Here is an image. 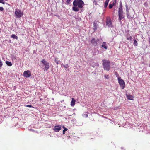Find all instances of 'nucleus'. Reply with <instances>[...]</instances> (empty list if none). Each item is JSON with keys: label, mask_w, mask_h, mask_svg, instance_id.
I'll list each match as a JSON object with an SVG mask.
<instances>
[{"label": "nucleus", "mask_w": 150, "mask_h": 150, "mask_svg": "<svg viewBox=\"0 0 150 150\" xmlns=\"http://www.w3.org/2000/svg\"><path fill=\"white\" fill-rule=\"evenodd\" d=\"M83 10L81 8V12H83Z\"/></svg>", "instance_id": "58836bf2"}, {"label": "nucleus", "mask_w": 150, "mask_h": 150, "mask_svg": "<svg viewBox=\"0 0 150 150\" xmlns=\"http://www.w3.org/2000/svg\"><path fill=\"white\" fill-rule=\"evenodd\" d=\"M118 81L120 87L122 89H123L125 86V83L123 80L121 78H118Z\"/></svg>", "instance_id": "39448f33"}, {"label": "nucleus", "mask_w": 150, "mask_h": 150, "mask_svg": "<svg viewBox=\"0 0 150 150\" xmlns=\"http://www.w3.org/2000/svg\"><path fill=\"white\" fill-rule=\"evenodd\" d=\"M93 4L95 5H98V4L97 3V2L96 1L94 0L93 2Z\"/></svg>", "instance_id": "cd10ccee"}, {"label": "nucleus", "mask_w": 150, "mask_h": 150, "mask_svg": "<svg viewBox=\"0 0 150 150\" xmlns=\"http://www.w3.org/2000/svg\"><path fill=\"white\" fill-rule=\"evenodd\" d=\"M25 106L26 107H33L31 105H25Z\"/></svg>", "instance_id": "2f4dec72"}, {"label": "nucleus", "mask_w": 150, "mask_h": 150, "mask_svg": "<svg viewBox=\"0 0 150 150\" xmlns=\"http://www.w3.org/2000/svg\"><path fill=\"white\" fill-rule=\"evenodd\" d=\"M33 53H36V51L35 50L33 51Z\"/></svg>", "instance_id": "e433bc0d"}, {"label": "nucleus", "mask_w": 150, "mask_h": 150, "mask_svg": "<svg viewBox=\"0 0 150 150\" xmlns=\"http://www.w3.org/2000/svg\"><path fill=\"white\" fill-rule=\"evenodd\" d=\"M125 7H126V13L129 12V8L128 6L127 5V4H126L125 5Z\"/></svg>", "instance_id": "5701e85b"}, {"label": "nucleus", "mask_w": 150, "mask_h": 150, "mask_svg": "<svg viewBox=\"0 0 150 150\" xmlns=\"http://www.w3.org/2000/svg\"><path fill=\"white\" fill-rule=\"evenodd\" d=\"M106 25L108 26V27H112L113 25L112 24V21L110 18L109 17L106 18Z\"/></svg>", "instance_id": "20e7f679"}, {"label": "nucleus", "mask_w": 150, "mask_h": 150, "mask_svg": "<svg viewBox=\"0 0 150 150\" xmlns=\"http://www.w3.org/2000/svg\"><path fill=\"white\" fill-rule=\"evenodd\" d=\"M126 15L127 18L129 19H132L133 18L132 16H130L129 12L126 13Z\"/></svg>", "instance_id": "aec40b11"}, {"label": "nucleus", "mask_w": 150, "mask_h": 150, "mask_svg": "<svg viewBox=\"0 0 150 150\" xmlns=\"http://www.w3.org/2000/svg\"><path fill=\"white\" fill-rule=\"evenodd\" d=\"M0 3H2L4 4L5 3V2L4 1H1Z\"/></svg>", "instance_id": "72a5a7b5"}, {"label": "nucleus", "mask_w": 150, "mask_h": 150, "mask_svg": "<svg viewBox=\"0 0 150 150\" xmlns=\"http://www.w3.org/2000/svg\"><path fill=\"white\" fill-rule=\"evenodd\" d=\"M104 70L108 71L110 69V66H104Z\"/></svg>", "instance_id": "393cba45"}, {"label": "nucleus", "mask_w": 150, "mask_h": 150, "mask_svg": "<svg viewBox=\"0 0 150 150\" xmlns=\"http://www.w3.org/2000/svg\"><path fill=\"white\" fill-rule=\"evenodd\" d=\"M61 129V127L60 125H57L54 127L53 130L56 132H58Z\"/></svg>", "instance_id": "6e6552de"}, {"label": "nucleus", "mask_w": 150, "mask_h": 150, "mask_svg": "<svg viewBox=\"0 0 150 150\" xmlns=\"http://www.w3.org/2000/svg\"><path fill=\"white\" fill-rule=\"evenodd\" d=\"M63 128H64H64H65V127H64V126H63Z\"/></svg>", "instance_id": "37998d69"}, {"label": "nucleus", "mask_w": 150, "mask_h": 150, "mask_svg": "<svg viewBox=\"0 0 150 150\" xmlns=\"http://www.w3.org/2000/svg\"><path fill=\"white\" fill-rule=\"evenodd\" d=\"M4 10V8L2 7H0V11H2Z\"/></svg>", "instance_id": "473e14b6"}, {"label": "nucleus", "mask_w": 150, "mask_h": 150, "mask_svg": "<svg viewBox=\"0 0 150 150\" xmlns=\"http://www.w3.org/2000/svg\"><path fill=\"white\" fill-rule=\"evenodd\" d=\"M109 1V0H106V1L105 2L104 5V8H105L107 7Z\"/></svg>", "instance_id": "dca6fc26"}, {"label": "nucleus", "mask_w": 150, "mask_h": 150, "mask_svg": "<svg viewBox=\"0 0 150 150\" xmlns=\"http://www.w3.org/2000/svg\"><path fill=\"white\" fill-rule=\"evenodd\" d=\"M14 13L15 17L17 18H21L23 15V12H21L20 10L17 9H15Z\"/></svg>", "instance_id": "f03ea898"}, {"label": "nucleus", "mask_w": 150, "mask_h": 150, "mask_svg": "<svg viewBox=\"0 0 150 150\" xmlns=\"http://www.w3.org/2000/svg\"><path fill=\"white\" fill-rule=\"evenodd\" d=\"M9 43H11V40H10L9 41Z\"/></svg>", "instance_id": "ea45409f"}, {"label": "nucleus", "mask_w": 150, "mask_h": 150, "mask_svg": "<svg viewBox=\"0 0 150 150\" xmlns=\"http://www.w3.org/2000/svg\"><path fill=\"white\" fill-rule=\"evenodd\" d=\"M126 97L129 100H133L134 96L132 95H127Z\"/></svg>", "instance_id": "f8f14e48"}, {"label": "nucleus", "mask_w": 150, "mask_h": 150, "mask_svg": "<svg viewBox=\"0 0 150 150\" xmlns=\"http://www.w3.org/2000/svg\"><path fill=\"white\" fill-rule=\"evenodd\" d=\"M41 62L45 66H49V63L46 61L45 59H43L42 60Z\"/></svg>", "instance_id": "9b49d317"}, {"label": "nucleus", "mask_w": 150, "mask_h": 150, "mask_svg": "<svg viewBox=\"0 0 150 150\" xmlns=\"http://www.w3.org/2000/svg\"><path fill=\"white\" fill-rule=\"evenodd\" d=\"M63 134H65V132H64V131H63Z\"/></svg>", "instance_id": "79ce46f5"}, {"label": "nucleus", "mask_w": 150, "mask_h": 150, "mask_svg": "<svg viewBox=\"0 0 150 150\" xmlns=\"http://www.w3.org/2000/svg\"><path fill=\"white\" fill-rule=\"evenodd\" d=\"M79 8L77 6H74L72 7L73 10L75 12H77L79 11Z\"/></svg>", "instance_id": "4468645a"}, {"label": "nucleus", "mask_w": 150, "mask_h": 150, "mask_svg": "<svg viewBox=\"0 0 150 150\" xmlns=\"http://www.w3.org/2000/svg\"><path fill=\"white\" fill-rule=\"evenodd\" d=\"M99 40L98 39H95V38H93L91 40V43L93 46H96L97 45L98 42Z\"/></svg>", "instance_id": "423d86ee"}, {"label": "nucleus", "mask_w": 150, "mask_h": 150, "mask_svg": "<svg viewBox=\"0 0 150 150\" xmlns=\"http://www.w3.org/2000/svg\"><path fill=\"white\" fill-rule=\"evenodd\" d=\"M104 77L106 79H108L109 78V76L108 75H105Z\"/></svg>", "instance_id": "c756f323"}, {"label": "nucleus", "mask_w": 150, "mask_h": 150, "mask_svg": "<svg viewBox=\"0 0 150 150\" xmlns=\"http://www.w3.org/2000/svg\"><path fill=\"white\" fill-rule=\"evenodd\" d=\"M98 25L97 24L94 23H93V29L94 31H95L97 29Z\"/></svg>", "instance_id": "4be33fe9"}, {"label": "nucleus", "mask_w": 150, "mask_h": 150, "mask_svg": "<svg viewBox=\"0 0 150 150\" xmlns=\"http://www.w3.org/2000/svg\"><path fill=\"white\" fill-rule=\"evenodd\" d=\"M115 4L114 3H111V2L110 3L109 5V8L110 9H111L112 8L113 6H114Z\"/></svg>", "instance_id": "f3484780"}, {"label": "nucleus", "mask_w": 150, "mask_h": 150, "mask_svg": "<svg viewBox=\"0 0 150 150\" xmlns=\"http://www.w3.org/2000/svg\"><path fill=\"white\" fill-rule=\"evenodd\" d=\"M49 68V66H45V70L47 71L48 69Z\"/></svg>", "instance_id": "7c9ffc66"}, {"label": "nucleus", "mask_w": 150, "mask_h": 150, "mask_svg": "<svg viewBox=\"0 0 150 150\" xmlns=\"http://www.w3.org/2000/svg\"><path fill=\"white\" fill-rule=\"evenodd\" d=\"M102 62L103 66H110V61L109 60L103 59Z\"/></svg>", "instance_id": "1a4fd4ad"}, {"label": "nucleus", "mask_w": 150, "mask_h": 150, "mask_svg": "<svg viewBox=\"0 0 150 150\" xmlns=\"http://www.w3.org/2000/svg\"><path fill=\"white\" fill-rule=\"evenodd\" d=\"M118 12V20L120 24L122 23L121 20L125 18V13L123 11L119 12Z\"/></svg>", "instance_id": "7ed1b4c3"}, {"label": "nucleus", "mask_w": 150, "mask_h": 150, "mask_svg": "<svg viewBox=\"0 0 150 150\" xmlns=\"http://www.w3.org/2000/svg\"><path fill=\"white\" fill-rule=\"evenodd\" d=\"M71 0H67L66 1V4L69 5L70 3V1Z\"/></svg>", "instance_id": "bb28decb"}, {"label": "nucleus", "mask_w": 150, "mask_h": 150, "mask_svg": "<svg viewBox=\"0 0 150 150\" xmlns=\"http://www.w3.org/2000/svg\"><path fill=\"white\" fill-rule=\"evenodd\" d=\"M127 39L128 40H131L132 39V37L131 36H130L129 37H127Z\"/></svg>", "instance_id": "c85d7f7f"}, {"label": "nucleus", "mask_w": 150, "mask_h": 150, "mask_svg": "<svg viewBox=\"0 0 150 150\" xmlns=\"http://www.w3.org/2000/svg\"><path fill=\"white\" fill-rule=\"evenodd\" d=\"M101 46L102 47L105 48L106 49H107V47L105 42H103Z\"/></svg>", "instance_id": "a211bd4d"}, {"label": "nucleus", "mask_w": 150, "mask_h": 150, "mask_svg": "<svg viewBox=\"0 0 150 150\" xmlns=\"http://www.w3.org/2000/svg\"><path fill=\"white\" fill-rule=\"evenodd\" d=\"M67 128H64V129L63 130V131H64V132H65V131H67Z\"/></svg>", "instance_id": "c9c22d12"}, {"label": "nucleus", "mask_w": 150, "mask_h": 150, "mask_svg": "<svg viewBox=\"0 0 150 150\" xmlns=\"http://www.w3.org/2000/svg\"><path fill=\"white\" fill-rule=\"evenodd\" d=\"M73 5L74 6H77L80 9H81L84 5V3L82 0H74Z\"/></svg>", "instance_id": "f257e3e1"}, {"label": "nucleus", "mask_w": 150, "mask_h": 150, "mask_svg": "<svg viewBox=\"0 0 150 150\" xmlns=\"http://www.w3.org/2000/svg\"><path fill=\"white\" fill-rule=\"evenodd\" d=\"M113 3H114L115 4H116L117 0H113Z\"/></svg>", "instance_id": "f704fd0d"}, {"label": "nucleus", "mask_w": 150, "mask_h": 150, "mask_svg": "<svg viewBox=\"0 0 150 150\" xmlns=\"http://www.w3.org/2000/svg\"><path fill=\"white\" fill-rule=\"evenodd\" d=\"M123 11V6L121 1L119 3V5L118 10V12H122Z\"/></svg>", "instance_id": "9d476101"}, {"label": "nucleus", "mask_w": 150, "mask_h": 150, "mask_svg": "<svg viewBox=\"0 0 150 150\" xmlns=\"http://www.w3.org/2000/svg\"><path fill=\"white\" fill-rule=\"evenodd\" d=\"M1 0H0V3H1Z\"/></svg>", "instance_id": "c03bdc74"}, {"label": "nucleus", "mask_w": 150, "mask_h": 150, "mask_svg": "<svg viewBox=\"0 0 150 150\" xmlns=\"http://www.w3.org/2000/svg\"><path fill=\"white\" fill-rule=\"evenodd\" d=\"M11 37L13 39H16L17 40L18 39V36L15 34H12L11 35Z\"/></svg>", "instance_id": "6ab92c4d"}, {"label": "nucleus", "mask_w": 150, "mask_h": 150, "mask_svg": "<svg viewBox=\"0 0 150 150\" xmlns=\"http://www.w3.org/2000/svg\"><path fill=\"white\" fill-rule=\"evenodd\" d=\"M55 62L56 63L57 65L59 64H61V62L58 60V59L56 58L55 59Z\"/></svg>", "instance_id": "412c9836"}, {"label": "nucleus", "mask_w": 150, "mask_h": 150, "mask_svg": "<svg viewBox=\"0 0 150 150\" xmlns=\"http://www.w3.org/2000/svg\"><path fill=\"white\" fill-rule=\"evenodd\" d=\"M71 99V105L72 106H74L75 104V100L73 98H72Z\"/></svg>", "instance_id": "ddd939ff"}, {"label": "nucleus", "mask_w": 150, "mask_h": 150, "mask_svg": "<svg viewBox=\"0 0 150 150\" xmlns=\"http://www.w3.org/2000/svg\"><path fill=\"white\" fill-rule=\"evenodd\" d=\"M81 18H79L78 19V21H81Z\"/></svg>", "instance_id": "4c0bfd02"}, {"label": "nucleus", "mask_w": 150, "mask_h": 150, "mask_svg": "<svg viewBox=\"0 0 150 150\" xmlns=\"http://www.w3.org/2000/svg\"><path fill=\"white\" fill-rule=\"evenodd\" d=\"M6 63L7 65V66H11L12 64L11 62L6 61L5 62Z\"/></svg>", "instance_id": "b1692460"}, {"label": "nucleus", "mask_w": 150, "mask_h": 150, "mask_svg": "<svg viewBox=\"0 0 150 150\" xmlns=\"http://www.w3.org/2000/svg\"><path fill=\"white\" fill-rule=\"evenodd\" d=\"M23 75L25 77L27 78L31 76V72L29 70L24 71L23 73Z\"/></svg>", "instance_id": "0eeeda50"}, {"label": "nucleus", "mask_w": 150, "mask_h": 150, "mask_svg": "<svg viewBox=\"0 0 150 150\" xmlns=\"http://www.w3.org/2000/svg\"><path fill=\"white\" fill-rule=\"evenodd\" d=\"M115 75L117 77V79H118V78H120L119 77V75L117 72H115Z\"/></svg>", "instance_id": "a878e982"}, {"label": "nucleus", "mask_w": 150, "mask_h": 150, "mask_svg": "<svg viewBox=\"0 0 150 150\" xmlns=\"http://www.w3.org/2000/svg\"><path fill=\"white\" fill-rule=\"evenodd\" d=\"M68 67L67 66H65V68H67Z\"/></svg>", "instance_id": "a19ab883"}, {"label": "nucleus", "mask_w": 150, "mask_h": 150, "mask_svg": "<svg viewBox=\"0 0 150 150\" xmlns=\"http://www.w3.org/2000/svg\"><path fill=\"white\" fill-rule=\"evenodd\" d=\"M139 41L138 39H137V40L134 39V43L133 45L134 46H138V41Z\"/></svg>", "instance_id": "2eb2a0df"}]
</instances>
